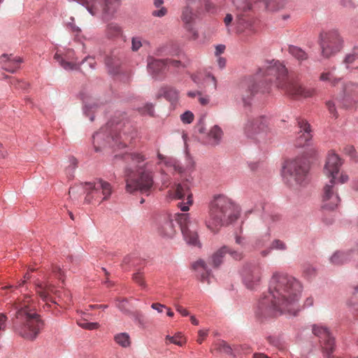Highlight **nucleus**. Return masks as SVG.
I'll return each instance as SVG.
<instances>
[{
    "label": "nucleus",
    "mask_w": 358,
    "mask_h": 358,
    "mask_svg": "<svg viewBox=\"0 0 358 358\" xmlns=\"http://www.w3.org/2000/svg\"><path fill=\"white\" fill-rule=\"evenodd\" d=\"M301 292L302 285L297 279L284 273H274L268 292L258 302L257 315L273 317L285 312L296 314Z\"/></svg>",
    "instance_id": "nucleus-1"
},
{
    "label": "nucleus",
    "mask_w": 358,
    "mask_h": 358,
    "mask_svg": "<svg viewBox=\"0 0 358 358\" xmlns=\"http://www.w3.org/2000/svg\"><path fill=\"white\" fill-rule=\"evenodd\" d=\"M16 310L13 329L16 334L27 340H34L43 327L41 316L36 313V303L29 296H24L14 304Z\"/></svg>",
    "instance_id": "nucleus-2"
},
{
    "label": "nucleus",
    "mask_w": 358,
    "mask_h": 358,
    "mask_svg": "<svg viewBox=\"0 0 358 358\" xmlns=\"http://www.w3.org/2000/svg\"><path fill=\"white\" fill-rule=\"evenodd\" d=\"M121 158L127 164L124 176L126 191L129 193H148L153 185L152 172L146 169L147 164H141L145 157L140 152L124 153Z\"/></svg>",
    "instance_id": "nucleus-3"
},
{
    "label": "nucleus",
    "mask_w": 358,
    "mask_h": 358,
    "mask_svg": "<svg viewBox=\"0 0 358 358\" xmlns=\"http://www.w3.org/2000/svg\"><path fill=\"white\" fill-rule=\"evenodd\" d=\"M264 75L269 77V81L273 82L278 88L294 99L308 98L315 94L314 89L305 87L297 80L288 76L287 69L278 61L268 65Z\"/></svg>",
    "instance_id": "nucleus-4"
},
{
    "label": "nucleus",
    "mask_w": 358,
    "mask_h": 358,
    "mask_svg": "<svg viewBox=\"0 0 358 358\" xmlns=\"http://www.w3.org/2000/svg\"><path fill=\"white\" fill-rule=\"evenodd\" d=\"M237 213L232 201L224 196H217L210 204L209 217L206 221V227L213 233L237 219Z\"/></svg>",
    "instance_id": "nucleus-5"
},
{
    "label": "nucleus",
    "mask_w": 358,
    "mask_h": 358,
    "mask_svg": "<svg viewBox=\"0 0 358 358\" xmlns=\"http://www.w3.org/2000/svg\"><path fill=\"white\" fill-rule=\"evenodd\" d=\"M341 164L338 155L334 152H329L324 168V174L331 178L329 183L326 184L323 189L322 208L324 210H333L340 203L341 199L335 187V180Z\"/></svg>",
    "instance_id": "nucleus-6"
},
{
    "label": "nucleus",
    "mask_w": 358,
    "mask_h": 358,
    "mask_svg": "<svg viewBox=\"0 0 358 358\" xmlns=\"http://www.w3.org/2000/svg\"><path fill=\"white\" fill-rule=\"evenodd\" d=\"M208 0H187L186 6L182 8L181 20L187 30L192 31L194 38H197V33L194 30V24L204 10L210 11L213 8Z\"/></svg>",
    "instance_id": "nucleus-7"
},
{
    "label": "nucleus",
    "mask_w": 358,
    "mask_h": 358,
    "mask_svg": "<svg viewBox=\"0 0 358 358\" xmlns=\"http://www.w3.org/2000/svg\"><path fill=\"white\" fill-rule=\"evenodd\" d=\"M309 162L306 157H296L286 162L283 166L282 175L290 185H302L306 182Z\"/></svg>",
    "instance_id": "nucleus-8"
},
{
    "label": "nucleus",
    "mask_w": 358,
    "mask_h": 358,
    "mask_svg": "<svg viewBox=\"0 0 358 358\" xmlns=\"http://www.w3.org/2000/svg\"><path fill=\"white\" fill-rule=\"evenodd\" d=\"M343 43V38L338 29L324 30L320 34L319 45L321 55L324 58H330L339 52Z\"/></svg>",
    "instance_id": "nucleus-9"
},
{
    "label": "nucleus",
    "mask_w": 358,
    "mask_h": 358,
    "mask_svg": "<svg viewBox=\"0 0 358 358\" xmlns=\"http://www.w3.org/2000/svg\"><path fill=\"white\" fill-rule=\"evenodd\" d=\"M176 222L179 224L181 232L187 243L199 245V220L189 213L175 214Z\"/></svg>",
    "instance_id": "nucleus-10"
},
{
    "label": "nucleus",
    "mask_w": 358,
    "mask_h": 358,
    "mask_svg": "<svg viewBox=\"0 0 358 358\" xmlns=\"http://www.w3.org/2000/svg\"><path fill=\"white\" fill-rule=\"evenodd\" d=\"M245 136L256 141H264L269 132V121L265 116L248 119L244 128Z\"/></svg>",
    "instance_id": "nucleus-11"
},
{
    "label": "nucleus",
    "mask_w": 358,
    "mask_h": 358,
    "mask_svg": "<svg viewBox=\"0 0 358 358\" xmlns=\"http://www.w3.org/2000/svg\"><path fill=\"white\" fill-rule=\"evenodd\" d=\"M85 186L86 192L85 201L87 203L92 201H96L100 203L103 201L108 200L113 192L111 185L103 180H98L93 182H86Z\"/></svg>",
    "instance_id": "nucleus-12"
},
{
    "label": "nucleus",
    "mask_w": 358,
    "mask_h": 358,
    "mask_svg": "<svg viewBox=\"0 0 358 358\" xmlns=\"http://www.w3.org/2000/svg\"><path fill=\"white\" fill-rule=\"evenodd\" d=\"M169 194L173 199L186 200L185 203L180 202L178 204L182 211L189 210V206L193 203L190 182L188 180L176 185L173 189L169 191Z\"/></svg>",
    "instance_id": "nucleus-13"
},
{
    "label": "nucleus",
    "mask_w": 358,
    "mask_h": 358,
    "mask_svg": "<svg viewBox=\"0 0 358 358\" xmlns=\"http://www.w3.org/2000/svg\"><path fill=\"white\" fill-rule=\"evenodd\" d=\"M241 278L242 282L247 289H255L261 282V268L257 265L247 264L242 268Z\"/></svg>",
    "instance_id": "nucleus-14"
},
{
    "label": "nucleus",
    "mask_w": 358,
    "mask_h": 358,
    "mask_svg": "<svg viewBox=\"0 0 358 358\" xmlns=\"http://www.w3.org/2000/svg\"><path fill=\"white\" fill-rule=\"evenodd\" d=\"M173 221L175 215L163 214L159 215L155 222V229L157 233L166 238H173L176 234V229Z\"/></svg>",
    "instance_id": "nucleus-15"
},
{
    "label": "nucleus",
    "mask_w": 358,
    "mask_h": 358,
    "mask_svg": "<svg viewBox=\"0 0 358 358\" xmlns=\"http://www.w3.org/2000/svg\"><path fill=\"white\" fill-rule=\"evenodd\" d=\"M313 333L320 338L324 351L330 355L334 350L335 341L329 329L321 324L313 326Z\"/></svg>",
    "instance_id": "nucleus-16"
},
{
    "label": "nucleus",
    "mask_w": 358,
    "mask_h": 358,
    "mask_svg": "<svg viewBox=\"0 0 358 358\" xmlns=\"http://www.w3.org/2000/svg\"><path fill=\"white\" fill-rule=\"evenodd\" d=\"M36 292L41 299L45 303L43 308H51L52 305H58V302L56 301L52 294H56L57 291L55 289V287L49 282H41L36 283Z\"/></svg>",
    "instance_id": "nucleus-17"
},
{
    "label": "nucleus",
    "mask_w": 358,
    "mask_h": 358,
    "mask_svg": "<svg viewBox=\"0 0 358 358\" xmlns=\"http://www.w3.org/2000/svg\"><path fill=\"white\" fill-rule=\"evenodd\" d=\"M124 52L120 48L112 50L105 58V64L111 74H117L124 59Z\"/></svg>",
    "instance_id": "nucleus-18"
},
{
    "label": "nucleus",
    "mask_w": 358,
    "mask_h": 358,
    "mask_svg": "<svg viewBox=\"0 0 358 358\" xmlns=\"http://www.w3.org/2000/svg\"><path fill=\"white\" fill-rule=\"evenodd\" d=\"M54 59L66 71L77 70L80 66V62L73 50L69 49L64 54L57 52Z\"/></svg>",
    "instance_id": "nucleus-19"
},
{
    "label": "nucleus",
    "mask_w": 358,
    "mask_h": 358,
    "mask_svg": "<svg viewBox=\"0 0 358 358\" xmlns=\"http://www.w3.org/2000/svg\"><path fill=\"white\" fill-rule=\"evenodd\" d=\"M298 126L300 130L299 136L296 139V145L303 147L308 145L312 138L310 126L305 120H299Z\"/></svg>",
    "instance_id": "nucleus-20"
},
{
    "label": "nucleus",
    "mask_w": 358,
    "mask_h": 358,
    "mask_svg": "<svg viewBox=\"0 0 358 358\" xmlns=\"http://www.w3.org/2000/svg\"><path fill=\"white\" fill-rule=\"evenodd\" d=\"M147 63L148 71L153 78L159 77L167 66L166 59H156L152 56L148 57Z\"/></svg>",
    "instance_id": "nucleus-21"
},
{
    "label": "nucleus",
    "mask_w": 358,
    "mask_h": 358,
    "mask_svg": "<svg viewBox=\"0 0 358 358\" xmlns=\"http://www.w3.org/2000/svg\"><path fill=\"white\" fill-rule=\"evenodd\" d=\"M234 31L238 34L247 32L248 34H250L255 33L252 19L244 15L238 14L235 21Z\"/></svg>",
    "instance_id": "nucleus-22"
},
{
    "label": "nucleus",
    "mask_w": 358,
    "mask_h": 358,
    "mask_svg": "<svg viewBox=\"0 0 358 358\" xmlns=\"http://www.w3.org/2000/svg\"><path fill=\"white\" fill-rule=\"evenodd\" d=\"M192 269L196 273V278L201 282H209L210 272L208 269L205 262L203 260H198L194 262L192 266Z\"/></svg>",
    "instance_id": "nucleus-23"
},
{
    "label": "nucleus",
    "mask_w": 358,
    "mask_h": 358,
    "mask_svg": "<svg viewBox=\"0 0 358 358\" xmlns=\"http://www.w3.org/2000/svg\"><path fill=\"white\" fill-rule=\"evenodd\" d=\"M3 69L6 71L14 73L20 69L22 59L19 57H13L12 55H3L1 57Z\"/></svg>",
    "instance_id": "nucleus-24"
},
{
    "label": "nucleus",
    "mask_w": 358,
    "mask_h": 358,
    "mask_svg": "<svg viewBox=\"0 0 358 358\" xmlns=\"http://www.w3.org/2000/svg\"><path fill=\"white\" fill-rule=\"evenodd\" d=\"M240 88L241 90V94L243 96V101L245 104L249 103L246 99L254 95L255 92L257 91L256 84L252 78H248L245 81L242 82Z\"/></svg>",
    "instance_id": "nucleus-25"
},
{
    "label": "nucleus",
    "mask_w": 358,
    "mask_h": 358,
    "mask_svg": "<svg viewBox=\"0 0 358 358\" xmlns=\"http://www.w3.org/2000/svg\"><path fill=\"white\" fill-rule=\"evenodd\" d=\"M106 36L110 39H116L123 37L122 27L115 22H110L106 26Z\"/></svg>",
    "instance_id": "nucleus-26"
},
{
    "label": "nucleus",
    "mask_w": 358,
    "mask_h": 358,
    "mask_svg": "<svg viewBox=\"0 0 358 358\" xmlns=\"http://www.w3.org/2000/svg\"><path fill=\"white\" fill-rule=\"evenodd\" d=\"M352 256V251L351 252H336L330 258L332 264L336 265L342 264L350 261Z\"/></svg>",
    "instance_id": "nucleus-27"
},
{
    "label": "nucleus",
    "mask_w": 358,
    "mask_h": 358,
    "mask_svg": "<svg viewBox=\"0 0 358 358\" xmlns=\"http://www.w3.org/2000/svg\"><path fill=\"white\" fill-rule=\"evenodd\" d=\"M264 3L265 9L268 11H276L282 8L288 0H257Z\"/></svg>",
    "instance_id": "nucleus-28"
},
{
    "label": "nucleus",
    "mask_w": 358,
    "mask_h": 358,
    "mask_svg": "<svg viewBox=\"0 0 358 358\" xmlns=\"http://www.w3.org/2000/svg\"><path fill=\"white\" fill-rule=\"evenodd\" d=\"M134 133L129 135L125 131H124L117 135L113 136L112 140L117 146L120 147V145H122V147H125L131 142V139L134 138Z\"/></svg>",
    "instance_id": "nucleus-29"
},
{
    "label": "nucleus",
    "mask_w": 358,
    "mask_h": 358,
    "mask_svg": "<svg viewBox=\"0 0 358 358\" xmlns=\"http://www.w3.org/2000/svg\"><path fill=\"white\" fill-rule=\"evenodd\" d=\"M222 129L217 125H215L211 128L210 131L208 133V143L216 145H217L222 138Z\"/></svg>",
    "instance_id": "nucleus-30"
},
{
    "label": "nucleus",
    "mask_w": 358,
    "mask_h": 358,
    "mask_svg": "<svg viewBox=\"0 0 358 358\" xmlns=\"http://www.w3.org/2000/svg\"><path fill=\"white\" fill-rule=\"evenodd\" d=\"M231 2L240 14L249 12L252 9V2L251 0H231Z\"/></svg>",
    "instance_id": "nucleus-31"
},
{
    "label": "nucleus",
    "mask_w": 358,
    "mask_h": 358,
    "mask_svg": "<svg viewBox=\"0 0 358 358\" xmlns=\"http://www.w3.org/2000/svg\"><path fill=\"white\" fill-rule=\"evenodd\" d=\"M114 341L117 345L124 348L130 347L131 344V338L126 332L115 334L114 336Z\"/></svg>",
    "instance_id": "nucleus-32"
},
{
    "label": "nucleus",
    "mask_w": 358,
    "mask_h": 358,
    "mask_svg": "<svg viewBox=\"0 0 358 358\" xmlns=\"http://www.w3.org/2000/svg\"><path fill=\"white\" fill-rule=\"evenodd\" d=\"M229 252V248L226 246L222 247L211 257V264L214 267H218L222 262L224 255Z\"/></svg>",
    "instance_id": "nucleus-33"
},
{
    "label": "nucleus",
    "mask_w": 358,
    "mask_h": 358,
    "mask_svg": "<svg viewBox=\"0 0 358 358\" xmlns=\"http://www.w3.org/2000/svg\"><path fill=\"white\" fill-rule=\"evenodd\" d=\"M288 51L289 54L292 55V56L300 62L306 60L308 59L307 53L297 46H289Z\"/></svg>",
    "instance_id": "nucleus-34"
},
{
    "label": "nucleus",
    "mask_w": 358,
    "mask_h": 358,
    "mask_svg": "<svg viewBox=\"0 0 358 358\" xmlns=\"http://www.w3.org/2000/svg\"><path fill=\"white\" fill-rule=\"evenodd\" d=\"M319 79L323 82H328L331 86H336L340 81V79L336 78L330 70L324 71L320 74Z\"/></svg>",
    "instance_id": "nucleus-35"
},
{
    "label": "nucleus",
    "mask_w": 358,
    "mask_h": 358,
    "mask_svg": "<svg viewBox=\"0 0 358 358\" xmlns=\"http://www.w3.org/2000/svg\"><path fill=\"white\" fill-rule=\"evenodd\" d=\"M83 103L85 105V113L90 117V120L93 121L94 117L90 115V113L98 107V103L92 98L83 99Z\"/></svg>",
    "instance_id": "nucleus-36"
},
{
    "label": "nucleus",
    "mask_w": 358,
    "mask_h": 358,
    "mask_svg": "<svg viewBox=\"0 0 358 358\" xmlns=\"http://www.w3.org/2000/svg\"><path fill=\"white\" fill-rule=\"evenodd\" d=\"M173 343L179 346H182L184 343L186 342V340L182 333L178 332L174 336H166V343Z\"/></svg>",
    "instance_id": "nucleus-37"
},
{
    "label": "nucleus",
    "mask_w": 358,
    "mask_h": 358,
    "mask_svg": "<svg viewBox=\"0 0 358 358\" xmlns=\"http://www.w3.org/2000/svg\"><path fill=\"white\" fill-rule=\"evenodd\" d=\"M357 59V53H356L355 52L348 54L343 60V63L345 65L346 69H357L358 67L357 65H355V62Z\"/></svg>",
    "instance_id": "nucleus-38"
},
{
    "label": "nucleus",
    "mask_w": 358,
    "mask_h": 358,
    "mask_svg": "<svg viewBox=\"0 0 358 358\" xmlns=\"http://www.w3.org/2000/svg\"><path fill=\"white\" fill-rule=\"evenodd\" d=\"M163 93L164 97L171 101H175L178 98V92L171 87H164Z\"/></svg>",
    "instance_id": "nucleus-39"
},
{
    "label": "nucleus",
    "mask_w": 358,
    "mask_h": 358,
    "mask_svg": "<svg viewBox=\"0 0 358 358\" xmlns=\"http://www.w3.org/2000/svg\"><path fill=\"white\" fill-rule=\"evenodd\" d=\"M317 275V269L310 264H304L303 266V275L308 279L311 280L314 278Z\"/></svg>",
    "instance_id": "nucleus-40"
},
{
    "label": "nucleus",
    "mask_w": 358,
    "mask_h": 358,
    "mask_svg": "<svg viewBox=\"0 0 358 358\" xmlns=\"http://www.w3.org/2000/svg\"><path fill=\"white\" fill-rule=\"evenodd\" d=\"M215 350L227 355H231L233 351L232 348L224 341L215 343Z\"/></svg>",
    "instance_id": "nucleus-41"
},
{
    "label": "nucleus",
    "mask_w": 358,
    "mask_h": 358,
    "mask_svg": "<svg viewBox=\"0 0 358 358\" xmlns=\"http://www.w3.org/2000/svg\"><path fill=\"white\" fill-rule=\"evenodd\" d=\"M77 164L78 162L76 158L73 157L69 158V165L66 169V173L69 178L73 177V173L77 167Z\"/></svg>",
    "instance_id": "nucleus-42"
},
{
    "label": "nucleus",
    "mask_w": 358,
    "mask_h": 358,
    "mask_svg": "<svg viewBox=\"0 0 358 358\" xmlns=\"http://www.w3.org/2000/svg\"><path fill=\"white\" fill-rule=\"evenodd\" d=\"M147 41L143 40L142 38L139 36L133 37L131 38V50L134 52L138 51L143 45V43H146Z\"/></svg>",
    "instance_id": "nucleus-43"
},
{
    "label": "nucleus",
    "mask_w": 358,
    "mask_h": 358,
    "mask_svg": "<svg viewBox=\"0 0 358 358\" xmlns=\"http://www.w3.org/2000/svg\"><path fill=\"white\" fill-rule=\"evenodd\" d=\"M78 324L83 329L88 330L97 329L100 327L99 324L97 322H87L85 321H78Z\"/></svg>",
    "instance_id": "nucleus-44"
},
{
    "label": "nucleus",
    "mask_w": 358,
    "mask_h": 358,
    "mask_svg": "<svg viewBox=\"0 0 358 358\" xmlns=\"http://www.w3.org/2000/svg\"><path fill=\"white\" fill-rule=\"evenodd\" d=\"M270 248L273 250L283 251L287 249V245L282 241L275 239L271 243Z\"/></svg>",
    "instance_id": "nucleus-45"
},
{
    "label": "nucleus",
    "mask_w": 358,
    "mask_h": 358,
    "mask_svg": "<svg viewBox=\"0 0 358 358\" xmlns=\"http://www.w3.org/2000/svg\"><path fill=\"white\" fill-rule=\"evenodd\" d=\"M194 114L187 110L180 115V120L184 124H190L194 120Z\"/></svg>",
    "instance_id": "nucleus-46"
},
{
    "label": "nucleus",
    "mask_w": 358,
    "mask_h": 358,
    "mask_svg": "<svg viewBox=\"0 0 358 358\" xmlns=\"http://www.w3.org/2000/svg\"><path fill=\"white\" fill-rule=\"evenodd\" d=\"M96 64V62L94 57H87L85 59L83 60L81 63H80V66H83L84 69H86V66H89V69H93Z\"/></svg>",
    "instance_id": "nucleus-47"
},
{
    "label": "nucleus",
    "mask_w": 358,
    "mask_h": 358,
    "mask_svg": "<svg viewBox=\"0 0 358 358\" xmlns=\"http://www.w3.org/2000/svg\"><path fill=\"white\" fill-rule=\"evenodd\" d=\"M224 23L227 29L228 32L231 31V27L235 26V22H234V17L231 14H227L224 18Z\"/></svg>",
    "instance_id": "nucleus-48"
},
{
    "label": "nucleus",
    "mask_w": 358,
    "mask_h": 358,
    "mask_svg": "<svg viewBox=\"0 0 358 358\" xmlns=\"http://www.w3.org/2000/svg\"><path fill=\"white\" fill-rule=\"evenodd\" d=\"M357 88V86L352 83H348L343 86V95L350 96Z\"/></svg>",
    "instance_id": "nucleus-49"
},
{
    "label": "nucleus",
    "mask_w": 358,
    "mask_h": 358,
    "mask_svg": "<svg viewBox=\"0 0 358 358\" xmlns=\"http://www.w3.org/2000/svg\"><path fill=\"white\" fill-rule=\"evenodd\" d=\"M133 280L135 281V282L138 284L140 286H141L143 287H145L146 285H145V282L143 280V275L142 273H136L134 274Z\"/></svg>",
    "instance_id": "nucleus-50"
},
{
    "label": "nucleus",
    "mask_w": 358,
    "mask_h": 358,
    "mask_svg": "<svg viewBox=\"0 0 358 358\" xmlns=\"http://www.w3.org/2000/svg\"><path fill=\"white\" fill-rule=\"evenodd\" d=\"M326 106L329 111V113L334 117H338V113L336 110L335 104L333 101H329L326 103Z\"/></svg>",
    "instance_id": "nucleus-51"
},
{
    "label": "nucleus",
    "mask_w": 358,
    "mask_h": 358,
    "mask_svg": "<svg viewBox=\"0 0 358 358\" xmlns=\"http://www.w3.org/2000/svg\"><path fill=\"white\" fill-rule=\"evenodd\" d=\"M208 334V330H199L198 332L197 342L201 344Z\"/></svg>",
    "instance_id": "nucleus-52"
},
{
    "label": "nucleus",
    "mask_w": 358,
    "mask_h": 358,
    "mask_svg": "<svg viewBox=\"0 0 358 358\" xmlns=\"http://www.w3.org/2000/svg\"><path fill=\"white\" fill-rule=\"evenodd\" d=\"M142 113H147L150 115H153L154 114V108L153 105L151 103H147L142 109Z\"/></svg>",
    "instance_id": "nucleus-53"
},
{
    "label": "nucleus",
    "mask_w": 358,
    "mask_h": 358,
    "mask_svg": "<svg viewBox=\"0 0 358 358\" xmlns=\"http://www.w3.org/2000/svg\"><path fill=\"white\" fill-rule=\"evenodd\" d=\"M52 272L55 273V276L59 280L64 281V279H63L64 272L61 270V268L59 266H53Z\"/></svg>",
    "instance_id": "nucleus-54"
},
{
    "label": "nucleus",
    "mask_w": 358,
    "mask_h": 358,
    "mask_svg": "<svg viewBox=\"0 0 358 358\" xmlns=\"http://www.w3.org/2000/svg\"><path fill=\"white\" fill-rule=\"evenodd\" d=\"M341 5L349 10L355 8V3L352 0H342Z\"/></svg>",
    "instance_id": "nucleus-55"
},
{
    "label": "nucleus",
    "mask_w": 358,
    "mask_h": 358,
    "mask_svg": "<svg viewBox=\"0 0 358 358\" xmlns=\"http://www.w3.org/2000/svg\"><path fill=\"white\" fill-rule=\"evenodd\" d=\"M167 13V10L164 7H161L159 10H156L152 12V15L156 17H163Z\"/></svg>",
    "instance_id": "nucleus-56"
},
{
    "label": "nucleus",
    "mask_w": 358,
    "mask_h": 358,
    "mask_svg": "<svg viewBox=\"0 0 358 358\" xmlns=\"http://www.w3.org/2000/svg\"><path fill=\"white\" fill-rule=\"evenodd\" d=\"M196 129L200 134H206V128L205 127L203 120H201L199 121V122L196 125Z\"/></svg>",
    "instance_id": "nucleus-57"
},
{
    "label": "nucleus",
    "mask_w": 358,
    "mask_h": 358,
    "mask_svg": "<svg viewBox=\"0 0 358 358\" xmlns=\"http://www.w3.org/2000/svg\"><path fill=\"white\" fill-rule=\"evenodd\" d=\"M117 304L116 306L122 311L126 310V308L124 307V303L127 302V299L125 298L122 299H117Z\"/></svg>",
    "instance_id": "nucleus-58"
},
{
    "label": "nucleus",
    "mask_w": 358,
    "mask_h": 358,
    "mask_svg": "<svg viewBox=\"0 0 358 358\" xmlns=\"http://www.w3.org/2000/svg\"><path fill=\"white\" fill-rule=\"evenodd\" d=\"M152 308L156 310L158 313H162L164 308H166V306L159 303H154L151 305Z\"/></svg>",
    "instance_id": "nucleus-59"
},
{
    "label": "nucleus",
    "mask_w": 358,
    "mask_h": 358,
    "mask_svg": "<svg viewBox=\"0 0 358 358\" xmlns=\"http://www.w3.org/2000/svg\"><path fill=\"white\" fill-rule=\"evenodd\" d=\"M176 309L182 316H187L189 315L188 310L187 309H185V308H183L182 306H181L176 305Z\"/></svg>",
    "instance_id": "nucleus-60"
},
{
    "label": "nucleus",
    "mask_w": 358,
    "mask_h": 358,
    "mask_svg": "<svg viewBox=\"0 0 358 358\" xmlns=\"http://www.w3.org/2000/svg\"><path fill=\"white\" fill-rule=\"evenodd\" d=\"M345 153L348 154L352 158L355 157V150L352 146H347L345 148Z\"/></svg>",
    "instance_id": "nucleus-61"
},
{
    "label": "nucleus",
    "mask_w": 358,
    "mask_h": 358,
    "mask_svg": "<svg viewBox=\"0 0 358 358\" xmlns=\"http://www.w3.org/2000/svg\"><path fill=\"white\" fill-rule=\"evenodd\" d=\"M231 256L238 260V259H241L242 257H243V255L242 253L239 252H237V251H231V250L229 249V252H228Z\"/></svg>",
    "instance_id": "nucleus-62"
},
{
    "label": "nucleus",
    "mask_w": 358,
    "mask_h": 358,
    "mask_svg": "<svg viewBox=\"0 0 358 358\" xmlns=\"http://www.w3.org/2000/svg\"><path fill=\"white\" fill-rule=\"evenodd\" d=\"M225 50V45H218L215 47V54L216 56H219L220 54L223 53Z\"/></svg>",
    "instance_id": "nucleus-63"
},
{
    "label": "nucleus",
    "mask_w": 358,
    "mask_h": 358,
    "mask_svg": "<svg viewBox=\"0 0 358 358\" xmlns=\"http://www.w3.org/2000/svg\"><path fill=\"white\" fill-rule=\"evenodd\" d=\"M199 96V101L202 106H206L209 103V98L208 96H202L201 94Z\"/></svg>",
    "instance_id": "nucleus-64"
}]
</instances>
